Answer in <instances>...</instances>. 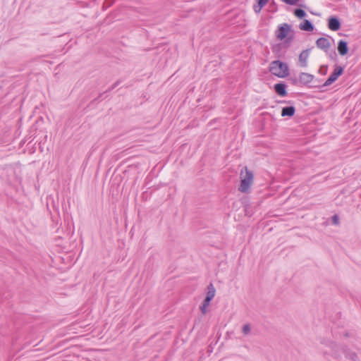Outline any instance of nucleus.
<instances>
[{"label":"nucleus","instance_id":"obj_2","mask_svg":"<svg viewBox=\"0 0 361 361\" xmlns=\"http://www.w3.org/2000/svg\"><path fill=\"white\" fill-rule=\"evenodd\" d=\"M245 174L241 177L240 185L239 186V191L241 192H247L251 185L253 183V173L247 169V166L244 167Z\"/></svg>","mask_w":361,"mask_h":361},{"label":"nucleus","instance_id":"obj_15","mask_svg":"<svg viewBox=\"0 0 361 361\" xmlns=\"http://www.w3.org/2000/svg\"><path fill=\"white\" fill-rule=\"evenodd\" d=\"M294 14L296 17L300 19L305 18L307 16L306 12L301 8H295L294 10Z\"/></svg>","mask_w":361,"mask_h":361},{"label":"nucleus","instance_id":"obj_10","mask_svg":"<svg viewBox=\"0 0 361 361\" xmlns=\"http://www.w3.org/2000/svg\"><path fill=\"white\" fill-rule=\"evenodd\" d=\"M274 90L281 97H285L287 94L286 85L283 82H279L274 85Z\"/></svg>","mask_w":361,"mask_h":361},{"label":"nucleus","instance_id":"obj_13","mask_svg":"<svg viewBox=\"0 0 361 361\" xmlns=\"http://www.w3.org/2000/svg\"><path fill=\"white\" fill-rule=\"evenodd\" d=\"M215 293H216V290L214 287V286L210 283L208 286H207V295H206V298H204L205 300H209L211 302V300L214 298L215 296Z\"/></svg>","mask_w":361,"mask_h":361},{"label":"nucleus","instance_id":"obj_23","mask_svg":"<svg viewBox=\"0 0 361 361\" xmlns=\"http://www.w3.org/2000/svg\"><path fill=\"white\" fill-rule=\"evenodd\" d=\"M254 11L256 12V13H259L261 10H259V7H258V4L257 6H254Z\"/></svg>","mask_w":361,"mask_h":361},{"label":"nucleus","instance_id":"obj_17","mask_svg":"<svg viewBox=\"0 0 361 361\" xmlns=\"http://www.w3.org/2000/svg\"><path fill=\"white\" fill-rule=\"evenodd\" d=\"M250 331H251V327H250V325L249 324H246L243 326V327H242V332H243L244 336L249 335Z\"/></svg>","mask_w":361,"mask_h":361},{"label":"nucleus","instance_id":"obj_24","mask_svg":"<svg viewBox=\"0 0 361 361\" xmlns=\"http://www.w3.org/2000/svg\"><path fill=\"white\" fill-rule=\"evenodd\" d=\"M336 53L334 52V56H331V58H332L333 59H334V57H336Z\"/></svg>","mask_w":361,"mask_h":361},{"label":"nucleus","instance_id":"obj_8","mask_svg":"<svg viewBox=\"0 0 361 361\" xmlns=\"http://www.w3.org/2000/svg\"><path fill=\"white\" fill-rule=\"evenodd\" d=\"M338 54L343 56H345L348 53V42L345 40L341 39L338 42L337 47Z\"/></svg>","mask_w":361,"mask_h":361},{"label":"nucleus","instance_id":"obj_6","mask_svg":"<svg viewBox=\"0 0 361 361\" xmlns=\"http://www.w3.org/2000/svg\"><path fill=\"white\" fill-rule=\"evenodd\" d=\"M328 27L332 31H337L341 28V22L336 16H331L328 20Z\"/></svg>","mask_w":361,"mask_h":361},{"label":"nucleus","instance_id":"obj_14","mask_svg":"<svg viewBox=\"0 0 361 361\" xmlns=\"http://www.w3.org/2000/svg\"><path fill=\"white\" fill-rule=\"evenodd\" d=\"M344 353H345V356L346 358H348L352 361H357L358 360L357 355L355 353L351 352L349 350H345L344 352Z\"/></svg>","mask_w":361,"mask_h":361},{"label":"nucleus","instance_id":"obj_7","mask_svg":"<svg viewBox=\"0 0 361 361\" xmlns=\"http://www.w3.org/2000/svg\"><path fill=\"white\" fill-rule=\"evenodd\" d=\"M310 56V49L303 50L300 54L298 57V63L299 66L303 68H306L307 66V59Z\"/></svg>","mask_w":361,"mask_h":361},{"label":"nucleus","instance_id":"obj_1","mask_svg":"<svg viewBox=\"0 0 361 361\" xmlns=\"http://www.w3.org/2000/svg\"><path fill=\"white\" fill-rule=\"evenodd\" d=\"M269 71L271 74L281 78H286L289 75V68L288 65L279 60L274 61L270 63Z\"/></svg>","mask_w":361,"mask_h":361},{"label":"nucleus","instance_id":"obj_22","mask_svg":"<svg viewBox=\"0 0 361 361\" xmlns=\"http://www.w3.org/2000/svg\"><path fill=\"white\" fill-rule=\"evenodd\" d=\"M118 84H119V81L116 82L114 84H113L111 85V87L109 88V90H111L114 89L116 87L118 86Z\"/></svg>","mask_w":361,"mask_h":361},{"label":"nucleus","instance_id":"obj_16","mask_svg":"<svg viewBox=\"0 0 361 361\" xmlns=\"http://www.w3.org/2000/svg\"><path fill=\"white\" fill-rule=\"evenodd\" d=\"M210 304V301L209 300H204L203 302L202 303V305H200V309L202 312V314H206L207 312V308L208 307V306Z\"/></svg>","mask_w":361,"mask_h":361},{"label":"nucleus","instance_id":"obj_11","mask_svg":"<svg viewBox=\"0 0 361 361\" xmlns=\"http://www.w3.org/2000/svg\"><path fill=\"white\" fill-rule=\"evenodd\" d=\"M295 113V108L293 106H284L281 110V116H293Z\"/></svg>","mask_w":361,"mask_h":361},{"label":"nucleus","instance_id":"obj_12","mask_svg":"<svg viewBox=\"0 0 361 361\" xmlns=\"http://www.w3.org/2000/svg\"><path fill=\"white\" fill-rule=\"evenodd\" d=\"M300 29L305 31L312 32L314 30L313 24L309 20H304L300 24Z\"/></svg>","mask_w":361,"mask_h":361},{"label":"nucleus","instance_id":"obj_18","mask_svg":"<svg viewBox=\"0 0 361 361\" xmlns=\"http://www.w3.org/2000/svg\"><path fill=\"white\" fill-rule=\"evenodd\" d=\"M269 0H257L259 10H262V8L268 3Z\"/></svg>","mask_w":361,"mask_h":361},{"label":"nucleus","instance_id":"obj_3","mask_svg":"<svg viewBox=\"0 0 361 361\" xmlns=\"http://www.w3.org/2000/svg\"><path fill=\"white\" fill-rule=\"evenodd\" d=\"M343 73V68L340 66H336V68L333 73L330 75L329 78L322 85V87H327L334 82Z\"/></svg>","mask_w":361,"mask_h":361},{"label":"nucleus","instance_id":"obj_19","mask_svg":"<svg viewBox=\"0 0 361 361\" xmlns=\"http://www.w3.org/2000/svg\"><path fill=\"white\" fill-rule=\"evenodd\" d=\"M328 71V66L326 65L322 66L319 68V73L322 75H326Z\"/></svg>","mask_w":361,"mask_h":361},{"label":"nucleus","instance_id":"obj_9","mask_svg":"<svg viewBox=\"0 0 361 361\" xmlns=\"http://www.w3.org/2000/svg\"><path fill=\"white\" fill-rule=\"evenodd\" d=\"M314 79V75L307 73H301L299 75V81L301 84L306 85L310 83Z\"/></svg>","mask_w":361,"mask_h":361},{"label":"nucleus","instance_id":"obj_20","mask_svg":"<svg viewBox=\"0 0 361 361\" xmlns=\"http://www.w3.org/2000/svg\"><path fill=\"white\" fill-rule=\"evenodd\" d=\"M281 1L285 2L287 4H289V5H295L298 2L299 0H281Z\"/></svg>","mask_w":361,"mask_h":361},{"label":"nucleus","instance_id":"obj_5","mask_svg":"<svg viewBox=\"0 0 361 361\" xmlns=\"http://www.w3.org/2000/svg\"><path fill=\"white\" fill-rule=\"evenodd\" d=\"M316 45L319 49L326 52L329 49L331 44L327 38L319 37L316 41Z\"/></svg>","mask_w":361,"mask_h":361},{"label":"nucleus","instance_id":"obj_21","mask_svg":"<svg viewBox=\"0 0 361 361\" xmlns=\"http://www.w3.org/2000/svg\"><path fill=\"white\" fill-rule=\"evenodd\" d=\"M332 221L334 224L337 225L339 223V218L338 215L335 214L332 216Z\"/></svg>","mask_w":361,"mask_h":361},{"label":"nucleus","instance_id":"obj_4","mask_svg":"<svg viewBox=\"0 0 361 361\" xmlns=\"http://www.w3.org/2000/svg\"><path fill=\"white\" fill-rule=\"evenodd\" d=\"M290 27L288 24L283 23V24L280 25L278 27L277 30L276 31V36L277 39H279L280 40L285 39L287 37L288 33L290 31Z\"/></svg>","mask_w":361,"mask_h":361}]
</instances>
